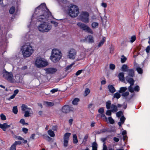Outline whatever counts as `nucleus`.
<instances>
[{
  "mask_svg": "<svg viewBox=\"0 0 150 150\" xmlns=\"http://www.w3.org/2000/svg\"><path fill=\"white\" fill-rule=\"evenodd\" d=\"M45 70L46 71V72L47 74H53L55 72L57 71L56 69L54 68L46 69Z\"/></svg>",
  "mask_w": 150,
  "mask_h": 150,
  "instance_id": "obj_11",
  "label": "nucleus"
},
{
  "mask_svg": "<svg viewBox=\"0 0 150 150\" xmlns=\"http://www.w3.org/2000/svg\"><path fill=\"white\" fill-rule=\"evenodd\" d=\"M62 56V54L60 50L53 49L52 51L50 59L53 62L56 63L60 60Z\"/></svg>",
  "mask_w": 150,
  "mask_h": 150,
  "instance_id": "obj_3",
  "label": "nucleus"
},
{
  "mask_svg": "<svg viewBox=\"0 0 150 150\" xmlns=\"http://www.w3.org/2000/svg\"><path fill=\"white\" fill-rule=\"evenodd\" d=\"M127 89V88L126 87H122L120 88L119 90V92L120 93H122L124 92Z\"/></svg>",
  "mask_w": 150,
  "mask_h": 150,
  "instance_id": "obj_30",
  "label": "nucleus"
},
{
  "mask_svg": "<svg viewBox=\"0 0 150 150\" xmlns=\"http://www.w3.org/2000/svg\"><path fill=\"white\" fill-rule=\"evenodd\" d=\"M74 64V63L66 67V71L69 70L72 67L73 65Z\"/></svg>",
  "mask_w": 150,
  "mask_h": 150,
  "instance_id": "obj_50",
  "label": "nucleus"
},
{
  "mask_svg": "<svg viewBox=\"0 0 150 150\" xmlns=\"http://www.w3.org/2000/svg\"><path fill=\"white\" fill-rule=\"evenodd\" d=\"M53 18L51 13L47 8L45 4L43 3L35 9L31 18V23L33 24V21L37 19V20L41 22L38 26L39 31L42 33L47 32L51 29L52 26L46 21Z\"/></svg>",
  "mask_w": 150,
  "mask_h": 150,
  "instance_id": "obj_1",
  "label": "nucleus"
},
{
  "mask_svg": "<svg viewBox=\"0 0 150 150\" xmlns=\"http://www.w3.org/2000/svg\"><path fill=\"white\" fill-rule=\"evenodd\" d=\"M47 133L48 135L51 137H54L55 136L54 131L51 129L48 130Z\"/></svg>",
  "mask_w": 150,
  "mask_h": 150,
  "instance_id": "obj_25",
  "label": "nucleus"
},
{
  "mask_svg": "<svg viewBox=\"0 0 150 150\" xmlns=\"http://www.w3.org/2000/svg\"><path fill=\"white\" fill-rule=\"evenodd\" d=\"M136 70L138 73L140 74H142L143 73V70L140 67H137L136 68Z\"/></svg>",
  "mask_w": 150,
  "mask_h": 150,
  "instance_id": "obj_41",
  "label": "nucleus"
},
{
  "mask_svg": "<svg viewBox=\"0 0 150 150\" xmlns=\"http://www.w3.org/2000/svg\"><path fill=\"white\" fill-rule=\"evenodd\" d=\"M106 38L105 37H103L102 40H101L99 43L98 47H99L103 45L104 43V42L105 41Z\"/></svg>",
  "mask_w": 150,
  "mask_h": 150,
  "instance_id": "obj_22",
  "label": "nucleus"
},
{
  "mask_svg": "<svg viewBox=\"0 0 150 150\" xmlns=\"http://www.w3.org/2000/svg\"><path fill=\"white\" fill-rule=\"evenodd\" d=\"M128 67L126 64H123L121 67V70L124 71H127L128 70Z\"/></svg>",
  "mask_w": 150,
  "mask_h": 150,
  "instance_id": "obj_24",
  "label": "nucleus"
},
{
  "mask_svg": "<svg viewBox=\"0 0 150 150\" xmlns=\"http://www.w3.org/2000/svg\"><path fill=\"white\" fill-rule=\"evenodd\" d=\"M115 68V65L113 64H110V68L112 70H114Z\"/></svg>",
  "mask_w": 150,
  "mask_h": 150,
  "instance_id": "obj_52",
  "label": "nucleus"
},
{
  "mask_svg": "<svg viewBox=\"0 0 150 150\" xmlns=\"http://www.w3.org/2000/svg\"><path fill=\"white\" fill-rule=\"evenodd\" d=\"M112 112L111 110H107L106 112V115L108 116H111V115Z\"/></svg>",
  "mask_w": 150,
  "mask_h": 150,
  "instance_id": "obj_47",
  "label": "nucleus"
},
{
  "mask_svg": "<svg viewBox=\"0 0 150 150\" xmlns=\"http://www.w3.org/2000/svg\"><path fill=\"white\" fill-rule=\"evenodd\" d=\"M129 94V93L128 91L123 93L122 95V96L124 97H126L128 96Z\"/></svg>",
  "mask_w": 150,
  "mask_h": 150,
  "instance_id": "obj_51",
  "label": "nucleus"
},
{
  "mask_svg": "<svg viewBox=\"0 0 150 150\" xmlns=\"http://www.w3.org/2000/svg\"><path fill=\"white\" fill-rule=\"evenodd\" d=\"M50 22L55 27H57L58 26V23L57 22L54 21H51Z\"/></svg>",
  "mask_w": 150,
  "mask_h": 150,
  "instance_id": "obj_43",
  "label": "nucleus"
},
{
  "mask_svg": "<svg viewBox=\"0 0 150 150\" xmlns=\"http://www.w3.org/2000/svg\"><path fill=\"white\" fill-rule=\"evenodd\" d=\"M108 88L109 91L112 93H113L116 91L115 89L112 85H109L108 86Z\"/></svg>",
  "mask_w": 150,
  "mask_h": 150,
  "instance_id": "obj_15",
  "label": "nucleus"
},
{
  "mask_svg": "<svg viewBox=\"0 0 150 150\" xmlns=\"http://www.w3.org/2000/svg\"><path fill=\"white\" fill-rule=\"evenodd\" d=\"M114 47L112 46L110 48V53H112L113 52L114 50Z\"/></svg>",
  "mask_w": 150,
  "mask_h": 150,
  "instance_id": "obj_62",
  "label": "nucleus"
},
{
  "mask_svg": "<svg viewBox=\"0 0 150 150\" xmlns=\"http://www.w3.org/2000/svg\"><path fill=\"white\" fill-rule=\"evenodd\" d=\"M116 115L117 117H120L122 115H123V113L122 111H119L116 113Z\"/></svg>",
  "mask_w": 150,
  "mask_h": 150,
  "instance_id": "obj_44",
  "label": "nucleus"
},
{
  "mask_svg": "<svg viewBox=\"0 0 150 150\" xmlns=\"http://www.w3.org/2000/svg\"><path fill=\"white\" fill-rule=\"evenodd\" d=\"M77 25L81 29L85 32L92 34L93 32L92 30L86 24L79 22L77 23Z\"/></svg>",
  "mask_w": 150,
  "mask_h": 150,
  "instance_id": "obj_8",
  "label": "nucleus"
},
{
  "mask_svg": "<svg viewBox=\"0 0 150 150\" xmlns=\"http://www.w3.org/2000/svg\"><path fill=\"white\" fill-rule=\"evenodd\" d=\"M16 146L13 144L11 147L10 150H16Z\"/></svg>",
  "mask_w": 150,
  "mask_h": 150,
  "instance_id": "obj_55",
  "label": "nucleus"
},
{
  "mask_svg": "<svg viewBox=\"0 0 150 150\" xmlns=\"http://www.w3.org/2000/svg\"><path fill=\"white\" fill-rule=\"evenodd\" d=\"M98 112L100 114H102L104 113V109L103 108H101L99 109L98 110Z\"/></svg>",
  "mask_w": 150,
  "mask_h": 150,
  "instance_id": "obj_46",
  "label": "nucleus"
},
{
  "mask_svg": "<svg viewBox=\"0 0 150 150\" xmlns=\"http://www.w3.org/2000/svg\"><path fill=\"white\" fill-rule=\"evenodd\" d=\"M86 40H88L89 43H92L94 42L93 38L91 35H88L86 38Z\"/></svg>",
  "mask_w": 150,
  "mask_h": 150,
  "instance_id": "obj_21",
  "label": "nucleus"
},
{
  "mask_svg": "<svg viewBox=\"0 0 150 150\" xmlns=\"http://www.w3.org/2000/svg\"><path fill=\"white\" fill-rule=\"evenodd\" d=\"M122 106V105L119 104H117V105L114 104H112L111 107V111L112 112H116L118 110L117 108H121Z\"/></svg>",
  "mask_w": 150,
  "mask_h": 150,
  "instance_id": "obj_10",
  "label": "nucleus"
},
{
  "mask_svg": "<svg viewBox=\"0 0 150 150\" xmlns=\"http://www.w3.org/2000/svg\"><path fill=\"white\" fill-rule=\"evenodd\" d=\"M45 104L46 105L49 106H52L54 105L53 103L49 102H45Z\"/></svg>",
  "mask_w": 150,
  "mask_h": 150,
  "instance_id": "obj_37",
  "label": "nucleus"
},
{
  "mask_svg": "<svg viewBox=\"0 0 150 150\" xmlns=\"http://www.w3.org/2000/svg\"><path fill=\"white\" fill-rule=\"evenodd\" d=\"M66 114V106H64L62 109V110L59 111V114L61 117H62L65 115Z\"/></svg>",
  "mask_w": 150,
  "mask_h": 150,
  "instance_id": "obj_12",
  "label": "nucleus"
},
{
  "mask_svg": "<svg viewBox=\"0 0 150 150\" xmlns=\"http://www.w3.org/2000/svg\"><path fill=\"white\" fill-rule=\"evenodd\" d=\"M0 117L1 119L3 120H5L6 119L5 116L3 114H1V115Z\"/></svg>",
  "mask_w": 150,
  "mask_h": 150,
  "instance_id": "obj_53",
  "label": "nucleus"
},
{
  "mask_svg": "<svg viewBox=\"0 0 150 150\" xmlns=\"http://www.w3.org/2000/svg\"><path fill=\"white\" fill-rule=\"evenodd\" d=\"M79 13L78 7L75 5L71 4L69 11V14L71 17H74L78 16Z\"/></svg>",
  "mask_w": 150,
  "mask_h": 150,
  "instance_id": "obj_6",
  "label": "nucleus"
},
{
  "mask_svg": "<svg viewBox=\"0 0 150 150\" xmlns=\"http://www.w3.org/2000/svg\"><path fill=\"white\" fill-rule=\"evenodd\" d=\"M20 122L23 125H28V123L25 122V120L23 119H21L20 121Z\"/></svg>",
  "mask_w": 150,
  "mask_h": 150,
  "instance_id": "obj_42",
  "label": "nucleus"
},
{
  "mask_svg": "<svg viewBox=\"0 0 150 150\" xmlns=\"http://www.w3.org/2000/svg\"><path fill=\"white\" fill-rule=\"evenodd\" d=\"M21 109L23 111H25L28 110H31L30 108H29L28 106L25 105H23L21 106Z\"/></svg>",
  "mask_w": 150,
  "mask_h": 150,
  "instance_id": "obj_23",
  "label": "nucleus"
},
{
  "mask_svg": "<svg viewBox=\"0 0 150 150\" xmlns=\"http://www.w3.org/2000/svg\"><path fill=\"white\" fill-rule=\"evenodd\" d=\"M125 119V118L124 116H122L120 117V122H118V123L119 126L120 127L124 123Z\"/></svg>",
  "mask_w": 150,
  "mask_h": 150,
  "instance_id": "obj_18",
  "label": "nucleus"
},
{
  "mask_svg": "<svg viewBox=\"0 0 150 150\" xmlns=\"http://www.w3.org/2000/svg\"><path fill=\"white\" fill-rule=\"evenodd\" d=\"M127 58L123 55L122 56L121 58V61L122 63H124L126 61Z\"/></svg>",
  "mask_w": 150,
  "mask_h": 150,
  "instance_id": "obj_34",
  "label": "nucleus"
},
{
  "mask_svg": "<svg viewBox=\"0 0 150 150\" xmlns=\"http://www.w3.org/2000/svg\"><path fill=\"white\" fill-rule=\"evenodd\" d=\"M119 80L122 82L125 81L124 73L123 72L120 73L118 75Z\"/></svg>",
  "mask_w": 150,
  "mask_h": 150,
  "instance_id": "obj_16",
  "label": "nucleus"
},
{
  "mask_svg": "<svg viewBox=\"0 0 150 150\" xmlns=\"http://www.w3.org/2000/svg\"><path fill=\"white\" fill-rule=\"evenodd\" d=\"M103 150H108L107 148L106 145L104 144H103Z\"/></svg>",
  "mask_w": 150,
  "mask_h": 150,
  "instance_id": "obj_64",
  "label": "nucleus"
},
{
  "mask_svg": "<svg viewBox=\"0 0 150 150\" xmlns=\"http://www.w3.org/2000/svg\"><path fill=\"white\" fill-rule=\"evenodd\" d=\"M85 54L84 52H82L78 55V58L77 59V60L79 61L82 59L85 58Z\"/></svg>",
  "mask_w": 150,
  "mask_h": 150,
  "instance_id": "obj_17",
  "label": "nucleus"
},
{
  "mask_svg": "<svg viewBox=\"0 0 150 150\" xmlns=\"http://www.w3.org/2000/svg\"><path fill=\"white\" fill-rule=\"evenodd\" d=\"M120 96L121 95L119 93L117 92L114 94L113 97L118 99L120 98Z\"/></svg>",
  "mask_w": 150,
  "mask_h": 150,
  "instance_id": "obj_32",
  "label": "nucleus"
},
{
  "mask_svg": "<svg viewBox=\"0 0 150 150\" xmlns=\"http://www.w3.org/2000/svg\"><path fill=\"white\" fill-rule=\"evenodd\" d=\"M22 53L24 57H28L30 56L33 52L31 45L26 44L23 46L21 48Z\"/></svg>",
  "mask_w": 150,
  "mask_h": 150,
  "instance_id": "obj_4",
  "label": "nucleus"
},
{
  "mask_svg": "<svg viewBox=\"0 0 150 150\" xmlns=\"http://www.w3.org/2000/svg\"><path fill=\"white\" fill-rule=\"evenodd\" d=\"M44 138L45 139L47 140L48 141H50L52 139L49 136L47 135H45L44 137Z\"/></svg>",
  "mask_w": 150,
  "mask_h": 150,
  "instance_id": "obj_45",
  "label": "nucleus"
},
{
  "mask_svg": "<svg viewBox=\"0 0 150 150\" xmlns=\"http://www.w3.org/2000/svg\"><path fill=\"white\" fill-rule=\"evenodd\" d=\"M101 117L103 119L105 120L106 121L107 120V118L104 114V113L101 114L100 115Z\"/></svg>",
  "mask_w": 150,
  "mask_h": 150,
  "instance_id": "obj_48",
  "label": "nucleus"
},
{
  "mask_svg": "<svg viewBox=\"0 0 150 150\" xmlns=\"http://www.w3.org/2000/svg\"><path fill=\"white\" fill-rule=\"evenodd\" d=\"M73 121V120L72 118L69 119L68 120V122L70 125H72Z\"/></svg>",
  "mask_w": 150,
  "mask_h": 150,
  "instance_id": "obj_59",
  "label": "nucleus"
},
{
  "mask_svg": "<svg viewBox=\"0 0 150 150\" xmlns=\"http://www.w3.org/2000/svg\"><path fill=\"white\" fill-rule=\"evenodd\" d=\"M18 112L17 107L16 106L13 107V112L15 114H16Z\"/></svg>",
  "mask_w": 150,
  "mask_h": 150,
  "instance_id": "obj_39",
  "label": "nucleus"
},
{
  "mask_svg": "<svg viewBox=\"0 0 150 150\" xmlns=\"http://www.w3.org/2000/svg\"><path fill=\"white\" fill-rule=\"evenodd\" d=\"M134 91L138 92L139 90V86H136L134 88Z\"/></svg>",
  "mask_w": 150,
  "mask_h": 150,
  "instance_id": "obj_57",
  "label": "nucleus"
},
{
  "mask_svg": "<svg viewBox=\"0 0 150 150\" xmlns=\"http://www.w3.org/2000/svg\"><path fill=\"white\" fill-rule=\"evenodd\" d=\"M2 75L4 79L11 83L18 82L20 81V77L19 74L13 76L11 72H8L4 70L3 72Z\"/></svg>",
  "mask_w": 150,
  "mask_h": 150,
  "instance_id": "obj_2",
  "label": "nucleus"
},
{
  "mask_svg": "<svg viewBox=\"0 0 150 150\" xmlns=\"http://www.w3.org/2000/svg\"><path fill=\"white\" fill-rule=\"evenodd\" d=\"M98 23L96 22H93L92 23L91 26L93 28L98 27Z\"/></svg>",
  "mask_w": 150,
  "mask_h": 150,
  "instance_id": "obj_31",
  "label": "nucleus"
},
{
  "mask_svg": "<svg viewBox=\"0 0 150 150\" xmlns=\"http://www.w3.org/2000/svg\"><path fill=\"white\" fill-rule=\"evenodd\" d=\"M15 11V8L14 7H12L10 8L9 10V12L10 14H13V13Z\"/></svg>",
  "mask_w": 150,
  "mask_h": 150,
  "instance_id": "obj_40",
  "label": "nucleus"
},
{
  "mask_svg": "<svg viewBox=\"0 0 150 150\" xmlns=\"http://www.w3.org/2000/svg\"><path fill=\"white\" fill-rule=\"evenodd\" d=\"M10 125H8L6 123L3 124H0V128L2 129L4 131H5L6 129L10 127Z\"/></svg>",
  "mask_w": 150,
  "mask_h": 150,
  "instance_id": "obj_13",
  "label": "nucleus"
},
{
  "mask_svg": "<svg viewBox=\"0 0 150 150\" xmlns=\"http://www.w3.org/2000/svg\"><path fill=\"white\" fill-rule=\"evenodd\" d=\"M128 72V76H131V77H133L134 75V71L133 69H130L127 71Z\"/></svg>",
  "mask_w": 150,
  "mask_h": 150,
  "instance_id": "obj_20",
  "label": "nucleus"
},
{
  "mask_svg": "<svg viewBox=\"0 0 150 150\" xmlns=\"http://www.w3.org/2000/svg\"><path fill=\"white\" fill-rule=\"evenodd\" d=\"M74 108L71 106L66 105V113L73 111Z\"/></svg>",
  "mask_w": 150,
  "mask_h": 150,
  "instance_id": "obj_19",
  "label": "nucleus"
},
{
  "mask_svg": "<svg viewBox=\"0 0 150 150\" xmlns=\"http://www.w3.org/2000/svg\"><path fill=\"white\" fill-rule=\"evenodd\" d=\"M76 55V51L74 49L71 48L68 50L67 57L71 59L74 60L75 59Z\"/></svg>",
  "mask_w": 150,
  "mask_h": 150,
  "instance_id": "obj_9",
  "label": "nucleus"
},
{
  "mask_svg": "<svg viewBox=\"0 0 150 150\" xmlns=\"http://www.w3.org/2000/svg\"><path fill=\"white\" fill-rule=\"evenodd\" d=\"M106 106L107 109L109 110L110 109L111 106V102L110 100H108L106 102Z\"/></svg>",
  "mask_w": 150,
  "mask_h": 150,
  "instance_id": "obj_28",
  "label": "nucleus"
},
{
  "mask_svg": "<svg viewBox=\"0 0 150 150\" xmlns=\"http://www.w3.org/2000/svg\"><path fill=\"white\" fill-rule=\"evenodd\" d=\"M79 101V99L78 98H74L72 101V103L73 105H76L78 104V103Z\"/></svg>",
  "mask_w": 150,
  "mask_h": 150,
  "instance_id": "obj_27",
  "label": "nucleus"
},
{
  "mask_svg": "<svg viewBox=\"0 0 150 150\" xmlns=\"http://www.w3.org/2000/svg\"><path fill=\"white\" fill-rule=\"evenodd\" d=\"M73 143L74 144H76L78 143V140L77 136L76 134H74L73 137Z\"/></svg>",
  "mask_w": 150,
  "mask_h": 150,
  "instance_id": "obj_26",
  "label": "nucleus"
},
{
  "mask_svg": "<svg viewBox=\"0 0 150 150\" xmlns=\"http://www.w3.org/2000/svg\"><path fill=\"white\" fill-rule=\"evenodd\" d=\"M101 6L104 8H106L107 6V4L106 3L103 2L101 3Z\"/></svg>",
  "mask_w": 150,
  "mask_h": 150,
  "instance_id": "obj_61",
  "label": "nucleus"
},
{
  "mask_svg": "<svg viewBox=\"0 0 150 150\" xmlns=\"http://www.w3.org/2000/svg\"><path fill=\"white\" fill-rule=\"evenodd\" d=\"M23 131L25 134L27 133L28 131V129L26 128H24L22 129Z\"/></svg>",
  "mask_w": 150,
  "mask_h": 150,
  "instance_id": "obj_60",
  "label": "nucleus"
},
{
  "mask_svg": "<svg viewBox=\"0 0 150 150\" xmlns=\"http://www.w3.org/2000/svg\"><path fill=\"white\" fill-rule=\"evenodd\" d=\"M109 122L111 124H112L115 122L114 120L111 117H109L108 118Z\"/></svg>",
  "mask_w": 150,
  "mask_h": 150,
  "instance_id": "obj_38",
  "label": "nucleus"
},
{
  "mask_svg": "<svg viewBox=\"0 0 150 150\" xmlns=\"http://www.w3.org/2000/svg\"><path fill=\"white\" fill-rule=\"evenodd\" d=\"M92 150H97V144L94 142L92 144Z\"/></svg>",
  "mask_w": 150,
  "mask_h": 150,
  "instance_id": "obj_29",
  "label": "nucleus"
},
{
  "mask_svg": "<svg viewBox=\"0 0 150 150\" xmlns=\"http://www.w3.org/2000/svg\"><path fill=\"white\" fill-rule=\"evenodd\" d=\"M89 15L88 12L86 11H83L80 15V19L82 22L88 23L89 22Z\"/></svg>",
  "mask_w": 150,
  "mask_h": 150,
  "instance_id": "obj_7",
  "label": "nucleus"
},
{
  "mask_svg": "<svg viewBox=\"0 0 150 150\" xmlns=\"http://www.w3.org/2000/svg\"><path fill=\"white\" fill-rule=\"evenodd\" d=\"M132 86L133 85H130L128 88L129 91L131 93H133L134 91V88L132 87Z\"/></svg>",
  "mask_w": 150,
  "mask_h": 150,
  "instance_id": "obj_35",
  "label": "nucleus"
},
{
  "mask_svg": "<svg viewBox=\"0 0 150 150\" xmlns=\"http://www.w3.org/2000/svg\"><path fill=\"white\" fill-rule=\"evenodd\" d=\"M21 144V142L20 141H16L14 143V144H15L16 146V145L17 144Z\"/></svg>",
  "mask_w": 150,
  "mask_h": 150,
  "instance_id": "obj_63",
  "label": "nucleus"
},
{
  "mask_svg": "<svg viewBox=\"0 0 150 150\" xmlns=\"http://www.w3.org/2000/svg\"><path fill=\"white\" fill-rule=\"evenodd\" d=\"M125 79L130 84V85H134V81L132 78H129V76H127L125 77Z\"/></svg>",
  "mask_w": 150,
  "mask_h": 150,
  "instance_id": "obj_14",
  "label": "nucleus"
},
{
  "mask_svg": "<svg viewBox=\"0 0 150 150\" xmlns=\"http://www.w3.org/2000/svg\"><path fill=\"white\" fill-rule=\"evenodd\" d=\"M136 37L135 36H133L131 38L130 42L131 43L133 42L136 40Z\"/></svg>",
  "mask_w": 150,
  "mask_h": 150,
  "instance_id": "obj_49",
  "label": "nucleus"
},
{
  "mask_svg": "<svg viewBox=\"0 0 150 150\" xmlns=\"http://www.w3.org/2000/svg\"><path fill=\"white\" fill-rule=\"evenodd\" d=\"M90 90L88 88H86L85 91L84 96H87L90 93Z\"/></svg>",
  "mask_w": 150,
  "mask_h": 150,
  "instance_id": "obj_36",
  "label": "nucleus"
},
{
  "mask_svg": "<svg viewBox=\"0 0 150 150\" xmlns=\"http://www.w3.org/2000/svg\"><path fill=\"white\" fill-rule=\"evenodd\" d=\"M31 110H28L25 111L24 116L25 117H28L30 116V112Z\"/></svg>",
  "mask_w": 150,
  "mask_h": 150,
  "instance_id": "obj_33",
  "label": "nucleus"
},
{
  "mask_svg": "<svg viewBox=\"0 0 150 150\" xmlns=\"http://www.w3.org/2000/svg\"><path fill=\"white\" fill-rule=\"evenodd\" d=\"M34 64L37 67L41 68L48 65V63L44 58L41 57H38L35 60Z\"/></svg>",
  "mask_w": 150,
  "mask_h": 150,
  "instance_id": "obj_5",
  "label": "nucleus"
},
{
  "mask_svg": "<svg viewBox=\"0 0 150 150\" xmlns=\"http://www.w3.org/2000/svg\"><path fill=\"white\" fill-rule=\"evenodd\" d=\"M58 91V89L57 88H54L52 89L50 91V92H52V93H54L55 92L57 91Z\"/></svg>",
  "mask_w": 150,
  "mask_h": 150,
  "instance_id": "obj_56",
  "label": "nucleus"
},
{
  "mask_svg": "<svg viewBox=\"0 0 150 150\" xmlns=\"http://www.w3.org/2000/svg\"><path fill=\"white\" fill-rule=\"evenodd\" d=\"M82 70H80L77 71L75 74L76 76H78L80 75L82 72Z\"/></svg>",
  "mask_w": 150,
  "mask_h": 150,
  "instance_id": "obj_54",
  "label": "nucleus"
},
{
  "mask_svg": "<svg viewBox=\"0 0 150 150\" xmlns=\"http://www.w3.org/2000/svg\"><path fill=\"white\" fill-rule=\"evenodd\" d=\"M150 50V45L148 46L146 49V52L148 53L149 52Z\"/></svg>",
  "mask_w": 150,
  "mask_h": 150,
  "instance_id": "obj_58",
  "label": "nucleus"
}]
</instances>
